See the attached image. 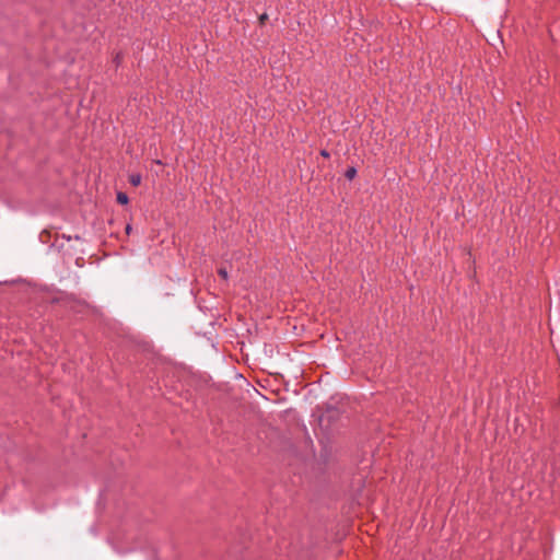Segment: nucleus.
<instances>
[{"label":"nucleus","instance_id":"1","mask_svg":"<svg viewBox=\"0 0 560 560\" xmlns=\"http://www.w3.org/2000/svg\"><path fill=\"white\" fill-rule=\"evenodd\" d=\"M141 180L142 176L139 173H135L129 176V183L135 187L139 186Z\"/></svg>","mask_w":560,"mask_h":560},{"label":"nucleus","instance_id":"2","mask_svg":"<svg viewBox=\"0 0 560 560\" xmlns=\"http://www.w3.org/2000/svg\"><path fill=\"white\" fill-rule=\"evenodd\" d=\"M345 176L347 179L352 180L357 176V168L355 167L347 168Z\"/></svg>","mask_w":560,"mask_h":560},{"label":"nucleus","instance_id":"3","mask_svg":"<svg viewBox=\"0 0 560 560\" xmlns=\"http://www.w3.org/2000/svg\"><path fill=\"white\" fill-rule=\"evenodd\" d=\"M129 201L128 196L125 192L117 194V202L120 205H127Z\"/></svg>","mask_w":560,"mask_h":560},{"label":"nucleus","instance_id":"4","mask_svg":"<svg viewBox=\"0 0 560 560\" xmlns=\"http://www.w3.org/2000/svg\"><path fill=\"white\" fill-rule=\"evenodd\" d=\"M218 273L219 276L223 279V280H228L229 279V273H228V270L225 268H220L218 270Z\"/></svg>","mask_w":560,"mask_h":560},{"label":"nucleus","instance_id":"5","mask_svg":"<svg viewBox=\"0 0 560 560\" xmlns=\"http://www.w3.org/2000/svg\"><path fill=\"white\" fill-rule=\"evenodd\" d=\"M320 155H322L323 158H326V159L330 156L329 152H328V151H326V150H322V151H320Z\"/></svg>","mask_w":560,"mask_h":560},{"label":"nucleus","instance_id":"6","mask_svg":"<svg viewBox=\"0 0 560 560\" xmlns=\"http://www.w3.org/2000/svg\"><path fill=\"white\" fill-rule=\"evenodd\" d=\"M267 19H268V15H267L266 13H264V14H261V15L259 16V21H260V23H264Z\"/></svg>","mask_w":560,"mask_h":560},{"label":"nucleus","instance_id":"7","mask_svg":"<svg viewBox=\"0 0 560 560\" xmlns=\"http://www.w3.org/2000/svg\"><path fill=\"white\" fill-rule=\"evenodd\" d=\"M130 231H131V225H130V224H128V225L126 226V232L129 234V233H130Z\"/></svg>","mask_w":560,"mask_h":560}]
</instances>
